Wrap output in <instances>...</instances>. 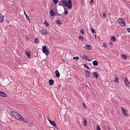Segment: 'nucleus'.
Listing matches in <instances>:
<instances>
[{
	"label": "nucleus",
	"instance_id": "nucleus-1",
	"mask_svg": "<svg viewBox=\"0 0 130 130\" xmlns=\"http://www.w3.org/2000/svg\"><path fill=\"white\" fill-rule=\"evenodd\" d=\"M59 5L62 6L63 5L67 7L69 9H71L72 8L71 0H60L59 2Z\"/></svg>",
	"mask_w": 130,
	"mask_h": 130
},
{
	"label": "nucleus",
	"instance_id": "nucleus-2",
	"mask_svg": "<svg viewBox=\"0 0 130 130\" xmlns=\"http://www.w3.org/2000/svg\"><path fill=\"white\" fill-rule=\"evenodd\" d=\"M11 113L12 116L14 117V118L19 120L20 119V117H21V116L20 115L19 113L17 112L12 111L11 112Z\"/></svg>",
	"mask_w": 130,
	"mask_h": 130
},
{
	"label": "nucleus",
	"instance_id": "nucleus-3",
	"mask_svg": "<svg viewBox=\"0 0 130 130\" xmlns=\"http://www.w3.org/2000/svg\"><path fill=\"white\" fill-rule=\"evenodd\" d=\"M118 23L122 26L124 27L126 24L124 20L122 18H121L119 19L118 21Z\"/></svg>",
	"mask_w": 130,
	"mask_h": 130
},
{
	"label": "nucleus",
	"instance_id": "nucleus-4",
	"mask_svg": "<svg viewBox=\"0 0 130 130\" xmlns=\"http://www.w3.org/2000/svg\"><path fill=\"white\" fill-rule=\"evenodd\" d=\"M42 52L45 54L47 55L49 53V52L46 46H44L42 47Z\"/></svg>",
	"mask_w": 130,
	"mask_h": 130
},
{
	"label": "nucleus",
	"instance_id": "nucleus-5",
	"mask_svg": "<svg viewBox=\"0 0 130 130\" xmlns=\"http://www.w3.org/2000/svg\"><path fill=\"white\" fill-rule=\"evenodd\" d=\"M121 109L122 112L123 114L126 117H128L129 116V115L127 113V110L125 109L123 107H121Z\"/></svg>",
	"mask_w": 130,
	"mask_h": 130
},
{
	"label": "nucleus",
	"instance_id": "nucleus-6",
	"mask_svg": "<svg viewBox=\"0 0 130 130\" xmlns=\"http://www.w3.org/2000/svg\"><path fill=\"white\" fill-rule=\"evenodd\" d=\"M125 84L126 86L128 87H129L130 86V83L128 81V79L126 77L125 78Z\"/></svg>",
	"mask_w": 130,
	"mask_h": 130
},
{
	"label": "nucleus",
	"instance_id": "nucleus-7",
	"mask_svg": "<svg viewBox=\"0 0 130 130\" xmlns=\"http://www.w3.org/2000/svg\"><path fill=\"white\" fill-rule=\"evenodd\" d=\"M0 95L3 97H6L7 96V95L4 92L1 91L0 92Z\"/></svg>",
	"mask_w": 130,
	"mask_h": 130
},
{
	"label": "nucleus",
	"instance_id": "nucleus-8",
	"mask_svg": "<svg viewBox=\"0 0 130 130\" xmlns=\"http://www.w3.org/2000/svg\"><path fill=\"white\" fill-rule=\"evenodd\" d=\"M50 13L52 17H53L55 15V13L54 11L53 10V9L51 10L50 11Z\"/></svg>",
	"mask_w": 130,
	"mask_h": 130
},
{
	"label": "nucleus",
	"instance_id": "nucleus-9",
	"mask_svg": "<svg viewBox=\"0 0 130 130\" xmlns=\"http://www.w3.org/2000/svg\"><path fill=\"white\" fill-rule=\"evenodd\" d=\"M40 31L42 34H43L45 35H46L47 34V31L45 30L42 29Z\"/></svg>",
	"mask_w": 130,
	"mask_h": 130
},
{
	"label": "nucleus",
	"instance_id": "nucleus-10",
	"mask_svg": "<svg viewBox=\"0 0 130 130\" xmlns=\"http://www.w3.org/2000/svg\"><path fill=\"white\" fill-rule=\"evenodd\" d=\"M19 120L22 121L25 123H27L28 122L26 120L23 118L21 116V117H20V119Z\"/></svg>",
	"mask_w": 130,
	"mask_h": 130
},
{
	"label": "nucleus",
	"instance_id": "nucleus-11",
	"mask_svg": "<svg viewBox=\"0 0 130 130\" xmlns=\"http://www.w3.org/2000/svg\"><path fill=\"white\" fill-rule=\"evenodd\" d=\"M56 76L57 77H59L60 76V74L58 70H56L55 71Z\"/></svg>",
	"mask_w": 130,
	"mask_h": 130
},
{
	"label": "nucleus",
	"instance_id": "nucleus-12",
	"mask_svg": "<svg viewBox=\"0 0 130 130\" xmlns=\"http://www.w3.org/2000/svg\"><path fill=\"white\" fill-rule=\"evenodd\" d=\"M54 81L52 79H50L49 80V83L50 85H52L54 83Z\"/></svg>",
	"mask_w": 130,
	"mask_h": 130
},
{
	"label": "nucleus",
	"instance_id": "nucleus-13",
	"mask_svg": "<svg viewBox=\"0 0 130 130\" xmlns=\"http://www.w3.org/2000/svg\"><path fill=\"white\" fill-rule=\"evenodd\" d=\"M98 76V75L97 73L96 72H94L93 73V77L97 78Z\"/></svg>",
	"mask_w": 130,
	"mask_h": 130
},
{
	"label": "nucleus",
	"instance_id": "nucleus-14",
	"mask_svg": "<svg viewBox=\"0 0 130 130\" xmlns=\"http://www.w3.org/2000/svg\"><path fill=\"white\" fill-rule=\"evenodd\" d=\"M93 64L94 66H96L98 65V63L96 60H94L93 62Z\"/></svg>",
	"mask_w": 130,
	"mask_h": 130
},
{
	"label": "nucleus",
	"instance_id": "nucleus-15",
	"mask_svg": "<svg viewBox=\"0 0 130 130\" xmlns=\"http://www.w3.org/2000/svg\"><path fill=\"white\" fill-rule=\"evenodd\" d=\"M51 121L50 124L54 126H56V124L54 121Z\"/></svg>",
	"mask_w": 130,
	"mask_h": 130
},
{
	"label": "nucleus",
	"instance_id": "nucleus-16",
	"mask_svg": "<svg viewBox=\"0 0 130 130\" xmlns=\"http://www.w3.org/2000/svg\"><path fill=\"white\" fill-rule=\"evenodd\" d=\"M4 17L3 15L0 16V22L2 23L4 21Z\"/></svg>",
	"mask_w": 130,
	"mask_h": 130
},
{
	"label": "nucleus",
	"instance_id": "nucleus-17",
	"mask_svg": "<svg viewBox=\"0 0 130 130\" xmlns=\"http://www.w3.org/2000/svg\"><path fill=\"white\" fill-rule=\"evenodd\" d=\"M115 82L117 84L119 85L120 82L118 77H117L115 79Z\"/></svg>",
	"mask_w": 130,
	"mask_h": 130
},
{
	"label": "nucleus",
	"instance_id": "nucleus-18",
	"mask_svg": "<svg viewBox=\"0 0 130 130\" xmlns=\"http://www.w3.org/2000/svg\"><path fill=\"white\" fill-rule=\"evenodd\" d=\"M83 57L86 59V60L87 61H89V59H88V57L86 54L84 55L83 56Z\"/></svg>",
	"mask_w": 130,
	"mask_h": 130
},
{
	"label": "nucleus",
	"instance_id": "nucleus-19",
	"mask_svg": "<svg viewBox=\"0 0 130 130\" xmlns=\"http://www.w3.org/2000/svg\"><path fill=\"white\" fill-rule=\"evenodd\" d=\"M64 10V15H66L68 14V12L67 9L66 8H64V7H63Z\"/></svg>",
	"mask_w": 130,
	"mask_h": 130
},
{
	"label": "nucleus",
	"instance_id": "nucleus-20",
	"mask_svg": "<svg viewBox=\"0 0 130 130\" xmlns=\"http://www.w3.org/2000/svg\"><path fill=\"white\" fill-rule=\"evenodd\" d=\"M116 38L115 36H113L110 39V40H111L113 41H114L116 40Z\"/></svg>",
	"mask_w": 130,
	"mask_h": 130
},
{
	"label": "nucleus",
	"instance_id": "nucleus-21",
	"mask_svg": "<svg viewBox=\"0 0 130 130\" xmlns=\"http://www.w3.org/2000/svg\"><path fill=\"white\" fill-rule=\"evenodd\" d=\"M122 58L124 60H126L127 59V58L126 56L122 54Z\"/></svg>",
	"mask_w": 130,
	"mask_h": 130
},
{
	"label": "nucleus",
	"instance_id": "nucleus-22",
	"mask_svg": "<svg viewBox=\"0 0 130 130\" xmlns=\"http://www.w3.org/2000/svg\"><path fill=\"white\" fill-rule=\"evenodd\" d=\"M57 24L59 25L62 24L61 22L59 20H58L56 21Z\"/></svg>",
	"mask_w": 130,
	"mask_h": 130
},
{
	"label": "nucleus",
	"instance_id": "nucleus-23",
	"mask_svg": "<svg viewBox=\"0 0 130 130\" xmlns=\"http://www.w3.org/2000/svg\"><path fill=\"white\" fill-rule=\"evenodd\" d=\"M86 77H88L89 76V72L87 70H86Z\"/></svg>",
	"mask_w": 130,
	"mask_h": 130
},
{
	"label": "nucleus",
	"instance_id": "nucleus-24",
	"mask_svg": "<svg viewBox=\"0 0 130 130\" xmlns=\"http://www.w3.org/2000/svg\"><path fill=\"white\" fill-rule=\"evenodd\" d=\"M44 24H45L46 26H49V23L47 22V21L46 20H44Z\"/></svg>",
	"mask_w": 130,
	"mask_h": 130
},
{
	"label": "nucleus",
	"instance_id": "nucleus-25",
	"mask_svg": "<svg viewBox=\"0 0 130 130\" xmlns=\"http://www.w3.org/2000/svg\"><path fill=\"white\" fill-rule=\"evenodd\" d=\"M84 47L86 49L89 50V45H86Z\"/></svg>",
	"mask_w": 130,
	"mask_h": 130
},
{
	"label": "nucleus",
	"instance_id": "nucleus-26",
	"mask_svg": "<svg viewBox=\"0 0 130 130\" xmlns=\"http://www.w3.org/2000/svg\"><path fill=\"white\" fill-rule=\"evenodd\" d=\"M87 120L86 119H84V124L85 126H87Z\"/></svg>",
	"mask_w": 130,
	"mask_h": 130
},
{
	"label": "nucleus",
	"instance_id": "nucleus-27",
	"mask_svg": "<svg viewBox=\"0 0 130 130\" xmlns=\"http://www.w3.org/2000/svg\"><path fill=\"white\" fill-rule=\"evenodd\" d=\"M24 14L25 15L26 17V19L27 20H29V17H28L27 15L26 14V13L25 12V11H24Z\"/></svg>",
	"mask_w": 130,
	"mask_h": 130
},
{
	"label": "nucleus",
	"instance_id": "nucleus-28",
	"mask_svg": "<svg viewBox=\"0 0 130 130\" xmlns=\"http://www.w3.org/2000/svg\"><path fill=\"white\" fill-rule=\"evenodd\" d=\"M26 55H27V56L28 58H30V53L26 51Z\"/></svg>",
	"mask_w": 130,
	"mask_h": 130
},
{
	"label": "nucleus",
	"instance_id": "nucleus-29",
	"mask_svg": "<svg viewBox=\"0 0 130 130\" xmlns=\"http://www.w3.org/2000/svg\"><path fill=\"white\" fill-rule=\"evenodd\" d=\"M46 61L45 59H44L42 61V64L44 65L46 64Z\"/></svg>",
	"mask_w": 130,
	"mask_h": 130
},
{
	"label": "nucleus",
	"instance_id": "nucleus-30",
	"mask_svg": "<svg viewBox=\"0 0 130 130\" xmlns=\"http://www.w3.org/2000/svg\"><path fill=\"white\" fill-rule=\"evenodd\" d=\"M103 46L105 48L107 47V43L106 42L104 43Z\"/></svg>",
	"mask_w": 130,
	"mask_h": 130
},
{
	"label": "nucleus",
	"instance_id": "nucleus-31",
	"mask_svg": "<svg viewBox=\"0 0 130 130\" xmlns=\"http://www.w3.org/2000/svg\"><path fill=\"white\" fill-rule=\"evenodd\" d=\"M34 41L36 43H38L39 42V39L38 38L35 39V40H34Z\"/></svg>",
	"mask_w": 130,
	"mask_h": 130
},
{
	"label": "nucleus",
	"instance_id": "nucleus-32",
	"mask_svg": "<svg viewBox=\"0 0 130 130\" xmlns=\"http://www.w3.org/2000/svg\"><path fill=\"white\" fill-rule=\"evenodd\" d=\"M91 30L93 34L94 33H95V29H93L92 28H91Z\"/></svg>",
	"mask_w": 130,
	"mask_h": 130
},
{
	"label": "nucleus",
	"instance_id": "nucleus-33",
	"mask_svg": "<svg viewBox=\"0 0 130 130\" xmlns=\"http://www.w3.org/2000/svg\"><path fill=\"white\" fill-rule=\"evenodd\" d=\"M73 59H74L76 60H78L79 59V58L78 56L74 57Z\"/></svg>",
	"mask_w": 130,
	"mask_h": 130
},
{
	"label": "nucleus",
	"instance_id": "nucleus-34",
	"mask_svg": "<svg viewBox=\"0 0 130 130\" xmlns=\"http://www.w3.org/2000/svg\"><path fill=\"white\" fill-rule=\"evenodd\" d=\"M52 1L55 4H57L59 1V0H52Z\"/></svg>",
	"mask_w": 130,
	"mask_h": 130
},
{
	"label": "nucleus",
	"instance_id": "nucleus-35",
	"mask_svg": "<svg viewBox=\"0 0 130 130\" xmlns=\"http://www.w3.org/2000/svg\"><path fill=\"white\" fill-rule=\"evenodd\" d=\"M85 30L84 29H82L80 30V32L82 34H84L85 33Z\"/></svg>",
	"mask_w": 130,
	"mask_h": 130
},
{
	"label": "nucleus",
	"instance_id": "nucleus-36",
	"mask_svg": "<svg viewBox=\"0 0 130 130\" xmlns=\"http://www.w3.org/2000/svg\"><path fill=\"white\" fill-rule=\"evenodd\" d=\"M78 38L79 39V40H83L84 39V38H83V36H79V37Z\"/></svg>",
	"mask_w": 130,
	"mask_h": 130
},
{
	"label": "nucleus",
	"instance_id": "nucleus-37",
	"mask_svg": "<svg viewBox=\"0 0 130 130\" xmlns=\"http://www.w3.org/2000/svg\"><path fill=\"white\" fill-rule=\"evenodd\" d=\"M96 130H101V129L100 126L99 125L97 126Z\"/></svg>",
	"mask_w": 130,
	"mask_h": 130
},
{
	"label": "nucleus",
	"instance_id": "nucleus-38",
	"mask_svg": "<svg viewBox=\"0 0 130 130\" xmlns=\"http://www.w3.org/2000/svg\"><path fill=\"white\" fill-rule=\"evenodd\" d=\"M103 17L104 18H105L106 17V14L105 12H104L103 14Z\"/></svg>",
	"mask_w": 130,
	"mask_h": 130
},
{
	"label": "nucleus",
	"instance_id": "nucleus-39",
	"mask_svg": "<svg viewBox=\"0 0 130 130\" xmlns=\"http://www.w3.org/2000/svg\"><path fill=\"white\" fill-rule=\"evenodd\" d=\"M84 67L86 68H87V69H89V68L87 66V65H86V64H84Z\"/></svg>",
	"mask_w": 130,
	"mask_h": 130
},
{
	"label": "nucleus",
	"instance_id": "nucleus-40",
	"mask_svg": "<svg viewBox=\"0 0 130 130\" xmlns=\"http://www.w3.org/2000/svg\"><path fill=\"white\" fill-rule=\"evenodd\" d=\"M83 107L85 108H86V105L84 103H83Z\"/></svg>",
	"mask_w": 130,
	"mask_h": 130
},
{
	"label": "nucleus",
	"instance_id": "nucleus-41",
	"mask_svg": "<svg viewBox=\"0 0 130 130\" xmlns=\"http://www.w3.org/2000/svg\"><path fill=\"white\" fill-rule=\"evenodd\" d=\"M93 2V0H91V2H90V4H92Z\"/></svg>",
	"mask_w": 130,
	"mask_h": 130
},
{
	"label": "nucleus",
	"instance_id": "nucleus-42",
	"mask_svg": "<svg viewBox=\"0 0 130 130\" xmlns=\"http://www.w3.org/2000/svg\"><path fill=\"white\" fill-rule=\"evenodd\" d=\"M57 15H59V16H61L62 15V14H59L57 12Z\"/></svg>",
	"mask_w": 130,
	"mask_h": 130
},
{
	"label": "nucleus",
	"instance_id": "nucleus-43",
	"mask_svg": "<svg viewBox=\"0 0 130 130\" xmlns=\"http://www.w3.org/2000/svg\"><path fill=\"white\" fill-rule=\"evenodd\" d=\"M86 84H87V83H86ZM88 85L87 84H86V86H87L88 87H89L88 86H89V82H88Z\"/></svg>",
	"mask_w": 130,
	"mask_h": 130
},
{
	"label": "nucleus",
	"instance_id": "nucleus-44",
	"mask_svg": "<svg viewBox=\"0 0 130 130\" xmlns=\"http://www.w3.org/2000/svg\"><path fill=\"white\" fill-rule=\"evenodd\" d=\"M127 31L130 33V29L129 28H127Z\"/></svg>",
	"mask_w": 130,
	"mask_h": 130
},
{
	"label": "nucleus",
	"instance_id": "nucleus-45",
	"mask_svg": "<svg viewBox=\"0 0 130 130\" xmlns=\"http://www.w3.org/2000/svg\"><path fill=\"white\" fill-rule=\"evenodd\" d=\"M61 84H59V86L58 88V89H59V90H60V88L61 87Z\"/></svg>",
	"mask_w": 130,
	"mask_h": 130
},
{
	"label": "nucleus",
	"instance_id": "nucleus-46",
	"mask_svg": "<svg viewBox=\"0 0 130 130\" xmlns=\"http://www.w3.org/2000/svg\"><path fill=\"white\" fill-rule=\"evenodd\" d=\"M83 4H84V3L83 2V0H82V1L81 2V4L82 5H83Z\"/></svg>",
	"mask_w": 130,
	"mask_h": 130
},
{
	"label": "nucleus",
	"instance_id": "nucleus-47",
	"mask_svg": "<svg viewBox=\"0 0 130 130\" xmlns=\"http://www.w3.org/2000/svg\"><path fill=\"white\" fill-rule=\"evenodd\" d=\"M56 128H58V127L57 126V125H56V126H54Z\"/></svg>",
	"mask_w": 130,
	"mask_h": 130
},
{
	"label": "nucleus",
	"instance_id": "nucleus-48",
	"mask_svg": "<svg viewBox=\"0 0 130 130\" xmlns=\"http://www.w3.org/2000/svg\"><path fill=\"white\" fill-rule=\"evenodd\" d=\"M62 60L63 61L65 62V60L64 59H62Z\"/></svg>",
	"mask_w": 130,
	"mask_h": 130
},
{
	"label": "nucleus",
	"instance_id": "nucleus-49",
	"mask_svg": "<svg viewBox=\"0 0 130 130\" xmlns=\"http://www.w3.org/2000/svg\"><path fill=\"white\" fill-rule=\"evenodd\" d=\"M48 121H49V122H50V123L51 121H51V120H50V119H48Z\"/></svg>",
	"mask_w": 130,
	"mask_h": 130
},
{
	"label": "nucleus",
	"instance_id": "nucleus-50",
	"mask_svg": "<svg viewBox=\"0 0 130 130\" xmlns=\"http://www.w3.org/2000/svg\"><path fill=\"white\" fill-rule=\"evenodd\" d=\"M94 36H95V38L96 39V36L95 35H94Z\"/></svg>",
	"mask_w": 130,
	"mask_h": 130
},
{
	"label": "nucleus",
	"instance_id": "nucleus-51",
	"mask_svg": "<svg viewBox=\"0 0 130 130\" xmlns=\"http://www.w3.org/2000/svg\"><path fill=\"white\" fill-rule=\"evenodd\" d=\"M112 43L111 42V43H110V44H111Z\"/></svg>",
	"mask_w": 130,
	"mask_h": 130
},
{
	"label": "nucleus",
	"instance_id": "nucleus-52",
	"mask_svg": "<svg viewBox=\"0 0 130 130\" xmlns=\"http://www.w3.org/2000/svg\"><path fill=\"white\" fill-rule=\"evenodd\" d=\"M90 48H91V47L90 46Z\"/></svg>",
	"mask_w": 130,
	"mask_h": 130
},
{
	"label": "nucleus",
	"instance_id": "nucleus-53",
	"mask_svg": "<svg viewBox=\"0 0 130 130\" xmlns=\"http://www.w3.org/2000/svg\"><path fill=\"white\" fill-rule=\"evenodd\" d=\"M74 4H75V3H74Z\"/></svg>",
	"mask_w": 130,
	"mask_h": 130
}]
</instances>
